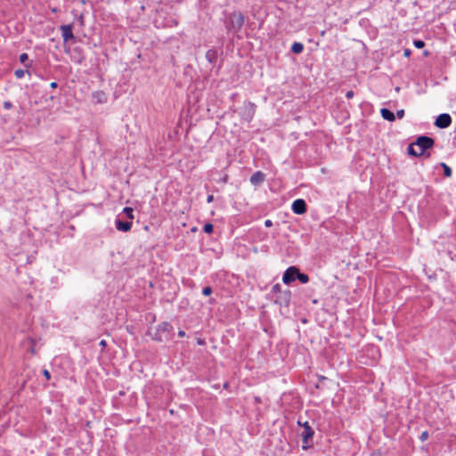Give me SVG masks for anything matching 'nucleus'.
I'll return each mask as SVG.
<instances>
[{
    "mask_svg": "<svg viewBox=\"0 0 456 456\" xmlns=\"http://www.w3.org/2000/svg\"><path fill=\"white\" fill-rule=\"evenodd\" d=\"M435 144L433 138L426 135L419 136L416 141L408 146V153L414 157L424 155L425 151Z\"/></svg>",
    "mask_w": 456,
    "mask_h": 456,
    "instance_id": "1",
    "label": "nucleus"
},
{
    "mask_svg": "<svg viewBox=\"0 0 456 456\" xmlns=\"http://www.w3.org/2000/svg\"><path fill=\"white\" fill-rule=\"evenodd\" d=\"M245 18L241 12H233L229 17V22L226 25L228 32L237 33L244 25Z\"/></svg>",
    "mask_w": 456,
    "mask_h": 456,
    "instance_id": "2",
    "label": "nucleus"
},
{
    "mask_svg": "<svg viewBox=\"0 0 456 456\" xmlns=\"http://www.w3.org/2000/svg\"><path fill=\"white\" fill-rule=\"evenodd\" d=\"M298 425L303 427V431L301 433V437L303 441V449H306L309 447V439L312 438L314 435V431L312 427L309 425L307 421L301 423L300 420L297 421Z\"/></svg>",
    "mask_w": 456,
    "mask_h": 456,
    "instance_id": "3",
    "label": "nucleus"
},
{
    "mask_svg": "<svg viewBox=\"0 0 456 456\" xmlns=\"http://www.w3.org/2000/svg\"><path fill=\"white\" fill-rule=\"evenodd\" d=\"M256 111V105L250 102H246L240 109V115L247 121L250 122Z\"/></svg>",
    "mask_w": 456,
    "mask_h": 456,
    "instance_id": "4",
    "label": "nucleus"
},
{
    "mask_svg": "<svg viewBox=\"0 0 456 456\" xmlns=\"http://www.w3.org/2000/svg\"><path fill=\"white\" fill-rule=\"evenodd\" d=\"M296 274H297V267H289L283 273L282 281L287 285L290 284L297 279Z\"/></svg>",
    "mask_w": 456,
    "mask_h": 456,
    "instance_id": "5",
    "label": "nucleus"
},
{
    "mask_svg": "<svg viewBox=\"0 0 456 456\" xmlns=\"http://www.w3.org/2000/svg\"><path fill=\"white\" fill-rule=\"evenodd\" d=\"M451 124L452 118L447 113L440 114L435 121V125L439 128H447Z\"/></svg>",
    "mask_w": 456,
    "mask_h": 456,
    "instance_id": "6",
    "label": "nucleus"
},
{
    "mask_svg": "<svg viewBox=\"0 0 456 456\" xmlns=\"http://www.w3.org/2000/svg\"><path fill=\"white\" fill-rule=\"evenodd\" d=\"M291 209L297 215H303L306 212V203L303 199H297L293 201Z\"/></svg>",
    "mask_w": 456,
    "mask_h": 456,
    "instance_id": "7",
    "label": "nucleus"
},
{
    "mask_svg": "<svg viewBox=\"0 0 456 456\" xmlns=\"http://www.w3.org/2000/svg\"><path fill=\"white\" fill-rule=\"evenodd\" d=\"M290 296L291 293L289 290H285L283 292H281L279 296L274 300L275 304L280 305L281 306H288L290 302Z\"/></svg>",
    "mask_w": 456,
    "mask_h": 456,
    "instance_id": "8",
    "label": "nucleus"
},
{
    "mask_svg": "<svg viewBox=\"0 0 456 456\" xmlns=\"http://www.w3.org/2000/svg\"><path fill=\"white\" fill-rule=\"evenodd\" d=\"M60 29L61 31V37L63 38L64 43H67L68 41L74 39L71 24L61 25L60 27Z\"/></svg>",
    "mask_w": 456,
    "mask_h": 456,
    "instance_id": "9",
    "label": "nucleus"
},
{
    "mask_svg": "<svg viewBox=\"0 0 456 456\" xmlns=\"http://www.w3.org/2000/svg\"><path fill=\"white\" fill-rule=\"evenodd\" d=\"M115 225H116L117 230H118V231L128 232V231H130L131 227H132V222L122 221L120 219H117L115 221Z\"/></svg>",
    "mask_w": 456,
    "mask_h": 456,
    "instance_id": "10",
    "label": "nucleus"
},
{
    "mask_svg": "<svg viewBox=\"0 0 456 456\" xmlns=\"http://www.w3.org/2000/svg\"><path fill=\"white\" fill-rule=\"evenodd\" d=\"M265 175L261 171L255 172L250 177V183L253 185H259L265 181Z\"/></svg>",
    "mask_w": 456,
    "mask_h": 456,
    "instance_id": "11",
    "label": "nucleus"
},
{
    "mask_svg": "<svg viewBox=\"0 0 456 456\" xmlns=\"http://www.w3.org/2000/svg\"><path fill=\"white\" fill-rule=\"evenodd\" d=\"M381 116L384 119L387 121H394L395 119V116L394 112H392L390 110L383 108L380 110Z\"/></svg>",
    "mask_w": 456,
    "mask_h": 456,
    "instance_id": "12",
    "label": "nucleus"
},
{
    "mask_svg": "<svg viewBox=\"0 0 456 456\" xmlns=\"http://www.w3.org/2000/svg\"><path fill=\"white\" fill-rule=\"evenodd\" d=\"M206 59L209 63L213 64L216 61L217 59V52L215 49H209L206 53Z\"/></svg>",
    "mask_w": 456,
    "mask_h": 456,
    "instance_id": "13",
    "label": "nucleus"
},
{
    "mask_svg": "<svg viewBox=\"0 0 456 456\" xmlns=\"http://www.w3.org/2000/svg\"><path fill=\"white\" fill-rule=\"evenodd\" d=\"M304 50V45L300 42H295L291 46V52L294 53H301Z\"/></svg>",
    "mask_w": 456,
    "mask_h": 456,
    "instance_id": "14",
    "label": "nucleus"
},
{
    "mask_svg": "<svg viewBox=\"0 0 456 456\" xmlns=\"http://www.w3.org/2000/svg\"><path fill=\"white\" fill-rule=\"evenodd\" d=\"M172 325L168 322H162L159 325L158 331L159 332H170L172 330Z\"/></svg>",
    "mask_w": 456,
    "mask_h": 456,
    "instance_id": "15",
    "label": "nucleus"
},
{
    "mask_svg": "<svg viewBox=\"0 0 456 456\" xmlns=\"http://www.w3.org/2000/svg\"><path fill=\"white\" fill-rule=\"evenodd\" d=\"M297 276V279L301 282V283H307L309 281V277L307 274L305 273H300L299 272V269L297 268V274H296Z\"/></svg>",
    "mask_w": 456,
    "mask_h": 456,
    "instance_id": "16",
    "label": "nucleus"
},
{
    "mask_svg": "<svg viewBox=\"0 0 456 456\" xmlns=\"http://www.w3.org/2000/svg\"><path fill=\"white\" fill-rule=\"evenodd\" d=\"M440 166L444 168V173L446 177L452 176V168L444 162L440 163Z\"/></svg>",
    "mask_w": 456,
    "mask_h": 456,
    "instance_id": "17",
    "label": "nucleus"
},
{
    "mask_svg": "<svg viewBox=\"0 0 456 456\" xmlns=\"http://www.w3.org/2000/svg\"><path fill=\"white\" fill-rule=\"evenodd\" d=\"M213 230H214V225L212 224H206L204 226H203V231L208 233V234H210L213 232Z\"/></svg>",
    "mask_w": 456,
    "mask_h": 456,
    "instance_id": "18",
    "label": "nucleus"
},
{
    "mask_svg": "<svg viewBox=\"0 0 456 456\" xmlns=\"http://www.w3.org/2000/svg\"><path fill=\"white\" fill-rule=\"evenodd\" d=\"M94 97H97L98 102H105V94L103 93L97 92V93L94 94Z\"/></svg>",
    "mask_w": 456,
    "mask_h": 456,
    "instance_id": "19",
    "label": "nucleus"
},
{
    "mask_svg": "<svg viewBox=\"0 0 456 456\" xmlns=\"http://www.w3.org/2000/svg\"><path fill=\"white\" fill-rule=\"evenodd\" d=\"M123 212L126 215V216L130 219H133L134 218V216H133V208H129V207H126L124 209H123Z\"/></svg>",
    "mask_w": 456,
    "mask_h": 456,
    "instance_id": "20",
    "label": "nucleus"
},
{
    "mask_svg": "<svg viewBox=\"0 0 456 456\" xmlns=\"http://www.w3.org/2000/svg\"><path fill=\"white\" fill-rule=\"evenodd\" d=\"M25 72H26V71H25L24 69H16V70L14 71V76H15L17 78L20 79V78H22V77H24Z\"/></svg>",
    "mask_w": 456,
    "mask_h": 456,
    "instance_id": "21",
    "label": "nucleus"
},
{
    "mask_svg": "<svg viewBox=\"0 0 456 456\" xmlns=\"http://www.w3.org/2000/svg\"><path fill=\"white\" fill-rule=\"evenodd\" d=\"M413 45L418 49H422L425 46V43L422 40H414Z\"/></svg>",
    "mask_w": 456,
    "mask_h": 456,
    "instance_id": "22",
    "label": "nucleus"
},
{
    "mask_svg": "<svg viewBox=\"0 0 456 456\" xmlns=\"http://www.w3.org/2000/svg\"><path fill=\"white\" fill-rule=\"evenodd\" d=\"M272 292L273 293H279V294H281V292H282L281 285L278 284V283L273 285V288H272Z\"/></svg>",
    "mask_w": 456,
    "mask_h": 456,
    "instance_id": "23",
    "label": "nucleus"
},
{
    "mask_svg": "<svg viewBox=\"0 0 456 456\" xmlns=\"http://www.w3.org/2000/svg\"><path fill=\"white\" fill-rule=\"evenodd\" d=\"M212 293V288L210 286H207L202 289V294L204 296H209Z\"/></svg>",
    "mask_w": 456,
    "mask_h": 456,
    "instance_id": "24",
    "label": "nucleus"
},
{
    "mask_svg": "<svg viewBox=\"0 0 456 456\" xmlns=\"http://www.w3.org/2000/svg\"><path fill=\"white\" fill-rule=\"evenodd\" d=\"M19 59L21 63H25L28 60V55L26 53H23L20 55Z\"/></svg>",
    "mask_w": 456,
    "mask_h": 456,
    "instance_id": "25",
    "label": "nucleus"
},
{
    "mask_svg": "<svg viewBox=\"0 0 456 456\" xmlns=\"http://www.w3.org/2000/svg\"><path fill=\"white\" fill-rule=\"evenodd\" d=\"M428 431H423L421 434H420V436H419V439L421 442H424L428 439Z\"/></svg>",
    "mask_w": 456,
    "mask_h": 456,
    "instance_id": "26",
    "label": "nucleus"
},
{
    "mask_svg": "<svg viewBox=\"0 0 456 456\" xmlns=\"http://www.w3.org/2000/svg\"><path fill=\"white\" fill-rule=\"evenodd\" d=\"M3 106H4V108L5 110H10V109H12V102H8V101L4 102L3 103Z\"/></svg>",
    "mask_w": 456,
    "mask_h": 456,
    "instance_id": "27",
    "label": "nucleus"
},
{
    "mask_svg": "<svg viewBox=\"0 0 456 456\" xmlns=\"http://www.w3.org/2000/svg\"><path fill=\"white\" fill-rule=\"evenodd\" d=\"M396 116L399 118H403V117L404 116V110H399L396 111Z\"/></svg>",
    "mask_w": 456,
    "mask_h": 456,
    "instance_id": "28",
    "label": "nucleus"
},
{
    "mask_svg": "<svg viewBox=\"0 0 456 456\" xmlns=\"http://www.w3.org/2000/svg\"><path fill=\"white\" fill-rule=\"evenodd\" d=\"M43 375L45 377L46 379H51V374H50L49 370H43Z\"/></svg>",
    "mask_w": 456,
    "mask_h": 456,
    "instance_id": "29",
    "label": "nucleus"
},
{
    "mask_svg": "<svg viewBox=\"0 0 456 456\" xmlns=\"http://www.w3.org/2000/svg\"><path fill=\"white\" fill-rule=\"evenodd\" d=\"M354 92H353V91H347V92H346V97L347 99H351V98H353V97H354Z\"/></svg>",
    "mask_w": 456,
    "mask_h": 456,
    "instance_id": "30",
    "label": "nucleus"
},
{
    "mask_svg": "<svg viewBox=\"0 0 456 456\" xmlns=\"http://www.w3.org/2000/svg\"><path fill=\"white\" fill-rule=\"evenodd\" d=\"M272 225H273V222H272V220H270V219H266V220L265 221V227H271Z\"/></svg>",
    "mask_w": 456,
    "mask_h": 456,
    "instance_id": "31",
    "label": "nucleus"
},
{
    "mask_svg": "<svg viewBox=\"0 0 456 456\" xmlns=\"http://www.w3.org/2000/svg\"><path fill=\"white\" fill-rule=\"evenodd\" d=\"M214 200V196L213 195H208V198H207V201L208 203H210L212 202Z\"/></svg>",
    "mask_w": 456,
    "mask_h": 456,
    "instance_id": "32",
    "label": "nucleus"
},
{
    "mask_svg": "<svg viewBox=\"0 0 456 456\" xmlns=\"http://www.w3.org/2000/svg\"><path fill=\"white\" fill-rule=\"evenodd\" d=\"M57 86H58V85H57V83H56V82H52V83L50 84V87H51V88H53V89L56 88Z\"/></svg>",
    "mask_w": 456,
    "mask_h": 456,
    "instance_id": "33",
    "label": "nucleus"
},
{
    "mask_svg": "<svg viewBox=\"0 0 456 456\" xmlns=\"http://www.w3.org/2000/svg\"><path fill=\"white\" fill-rule=\"evenodd\" d=\"M178 336H179L180 338H183V337L185 336V332H184L183 330H179V331H178Z\"/></svg>",
    "mask_w": 456,
    "mask_h": 456,
    "instance_id": "34",
    "label": "nucleus"
},
{
    "mask_svg": "<svg viewBox=\"0 0 456 456\" xmlns=\"http://www.w3.org/2000/svg\"><path fill=\"white\" fill-rule=\"evenodd\" d=\"M411 54V50L410 49H405L404 50V56H409Z\"/></svg>",
    "mask_w": 456,
    "mask_h": 456,
    "instance_id": "35",
    "label": "nucleus"
},
{
    "mask_svg": "<svg viewBox=\"0 0 456 456\" xmlns=\"http://www.w3.org/2000/svg\"><path fill=\"white\" fill-rule=\"evenodd\" d=\"M100 346H106V341H105V340H102V341L100 342Z\"/></svg>",
    "mask_w": 456,
    "mask_h": 456,
    "instance_id": "36",
    "label": "nucleus"
},
{
    "mask_svg": "<svg viewBox=\"0 0 456 456\" xmlns=\"http://www.w3.org/2000/svg\"><path fill=\"white\" fill-rule=\"evenodd\" d=\"M198 344H199V345H203V344H204V341H203L202 339H199V340H198Z\"/></svg>",
    "mask_w": 456,
    "mask_h": 456,
    "instance_id": "37",
    "label": "nucleus"
}]
</instances>
